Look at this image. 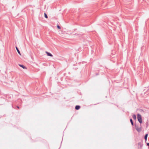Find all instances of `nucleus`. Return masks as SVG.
<instances>
[{
  "mask_svg": "<svg viewBox=\"0 0 149 149\" xmlns=\"http://www.w3.org/2000/svg\"><path fill=\"white\" fill-rule=\"evenodd\" d=\"M137 118L139 122L140 123H142V121L141 116L139 114L137 115Z\"/></svg>",
  "mask_w": 149,
  "mask_h": 149,
  "instance_id": "1",
  "label": "nucleus"
},
{
  "mask_svg": "<svg viewBox=\"0 0 149 149\" xmlns=\"http://www.w3.org/2000/svg\"><path fill=\"white\" fill-rule=\"evenodd\" d=\"M135 128L136 130L139 132H141L142 130V127H139L137 126H136Z\"/></svg>",
  "mask_w": 149,
  "mask_h": 149,
  "instance_id": "2",
  "label": "nucleus"
},
{
  "mask_svg": "<svg viewBox=\"0 0 149 149\" xmlns=\"http://www.w3.org/2000/svg\"><path fill=\"white\" fill-rule=\"evenodd\" d=\"M45 53L47 54V56H52L53 55L50 53L47 52H46Z\"/></svg>",
  "mask_w": 149,
  "mask_h": 149,
  "instance_id": "3",
  "label": "nucleus"
},
{
  "mask_svg": "<svg viewBox=\"0 0 149 149\" xmlns=\"http://www.w3.org/2000/svg\"><path fill=\"white\" fill-rule=\"evenodd\" d=\"M80 108V107L79 106V105H77V106H76V107H75V109H76V110H78Z\"/></svg>",
  "mask_w": 149,
  "mask_h": 149,
  "instance_id": "4",
  "label": "nucleus"
},
{
  "mask_svg": "<svg viewBox=\"0 0 149 149\" xmlns=\"http://www.w3.org/2000/svg\"><path fill=\"white\" fill-rule=\"evenodd\" d=\"M19 65L20 67H22V68H23V69H26V68L25 66H24L23 65L19 64Z\"/></svg>",
  "mask_w": 149,
  "mask_h": 149,
  "instance_id": "5",
  "label": "nucleus"
},
{
  "mask_svg": "<svg viewBox=\"0 0 149 149\" xmlns=\"http://www.w3.org/2000/svg\"><path fill=\"white\" fill-rule=\"evenodd\" d=\"M16 49H17V50L18 53L20 55H21V54H20V52H19V49H18L16 47Z\"/></svg>",
  "mask_w": 149,
  "mask_h": 149,
  "instance_id": "6",
  "label": "nucleus"
},
{
  "mask_svg": "<svg viewBox=\"0 0 149 149\" xmlns=\"http://www.w3.org/2000/svg\"><path fill=\"white\" fill-rule=\"evenodd\" d=\"M132 117L133 118V119H134V120H136V116L134 114L133 115Z\"/></svg>",
  "mask_w": 149,
  "mask_h": 149,
  "instance_id": "7",
  "label": "nucleus"
},
{
  "mask_svg": "<svg viewBox=\"0 0 149 149\" xmlns=\"http://www.w3.org/2000/svg\"><path fill=\"white\" fill-rule=\"evenodd\" d=\"M148 136V134H146L145 135V136L144 138H145V139L146 140H147V139Z\"/></svg>",
  "mask_w": 149,
  "mask_h": 149,
  "instance_id": "8",
  "label": "nucleus"
},
{
  "mask_svg": "<svg viewBox=\"0 0 149 149\" xmlns=\"http://www.w3.org/2000/svg\"><path fill=\"white\" fill-rule=\"evenodd\" d=\"M44 15H45V18H48L47 16V15L45 13H44Z\"/></svg>",
  "mask_w": 149,
  "mask_h": 149,
  "instance_id": "9",
  "label": "nucleus"
},
{
  "mask_svg": "<svg viewBox=\"0 0 149 149\" xmlns=\"http://www.w3.org/2000/svg\"><path fill=\"white\" fill-rule=\"evenodd\" d=\"M130 121L131 122V123L132 125H133V123L132 121V119H131L130 120Z\"/></svg>",
  "mask_w": 149,
  "mask_h": 149,
  "instance_id": "10",
  "label": "nucleus"
},
{
  "mask_svg": "<svg viewBox=\"0 0 149 149\" xmlns=\"http://www.w3.org/2000/svg\"><path fill=\"white\" fill-rule=\"evenodd\" d=\"M57 27L58 29H61V27L59 25H57Z\"/></svg>",
  "mask_w": 149,
  "mask_h": 149,
  "instance_id": "11",
  "label": "nucleus"
},
{
  "mask_svg": "<svg viewBox=\"0 0 149 149\" xmlns=\"http://www.w3.org/2000/svg\"><path fill=\"white\" fill-rule=\"evenodd\" d=\"M147 145L148 146H149V143H148Z\"/></svg>",
  "mask_w": 149,
  "mask_h": 149,
  "instance_id": "12",
  "label": "nucleus"
},
{
  "mask_svg": "<svg viewBox=\"0 0 149 149\" xmlns=\"http://www.w3.org/2000/svg\"><path fill=\"white\" fill-rule=\"evenodd\" d=\"M146 125H147V127L148 126V123H146Z\"/></svg>",
  "mask_w": 149,
  "mask_h": 149,
  "instance_id": "13",
  "label": "nucleus"
},
{
  "mask_svg": "<svg viewBox=\"0 0 149 149\" xmlns=\"http://www.w3.org/2000/svg\"><path fill=\"white\" fill-rule=\"evenodd\" d=\"M17 108L18 109L19 108V107L18 106H17Z\"/></svg>",
  "mask_w": 149,
  "mask_h": 149,
  "instance_id": "14",
  "label": "nucleus"
}]
</instances>
